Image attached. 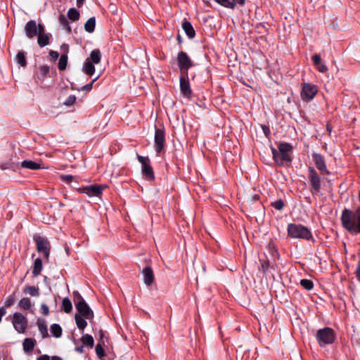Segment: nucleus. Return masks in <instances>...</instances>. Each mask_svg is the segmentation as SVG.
I'll list each match as a JSON object with an SVG mask.
<instances>
[{"mask_svg":"<svg viewBox=\"0 0 360 360\" xmlns=\"http://www.w3.org/2000/svg\"><path fill=\"white\" fill-rule=\"evenodd\" d=\"M341 222L342 226L350 233H360V207L354 212L345 209L342 212Z\"/></svg>","mask_w":360,"mask_h":360,"instance_id":"nucleus-1","label":"nucleus"},{"mask_svg":"<svg viewBox=\"0 0 360 360\" xmlns=\"http://www.w3.org/2000/svg\"><path fill=\"white\" fill-rule=\"evenodd\" d=\"M78 314L75 315V320L77 328L82 330L87 326L86 320L94 319V314L86 302L77 303L75 307Z\"/></svg>","mask_w":360,"mask_h":360,"instance_id":"nucleus-2","label":"nucleus"},{"mask_svg":"<svg viewBox=\"0 0 360 360\" xmlns=\"http://www.w3.org/2000/svg\"><path fill=\"white\" fill-rule=\"evenodd\" d=\"M271 150L273 158L278 165L282 166L285 163H290L292 162L290 153L292 150V147L290 143H280L278 150L273 147H271Z\"/></svg>","mask_w":360,"mask_h":360,"instance_id":"nucleus-3","label":"nucleus"},{"mask_svg":"<svg viewBox=\"0 0 360 360\" xmlns=\"http://www.w3.org/2000/svg\"><path fill=\"white\" fill-rule=\"evenodd\" d=\"M288 233L292 238L313 240V236L309 229L301 224H290L288 226Z\"/></svg>","mask_w":360,"mask_h":360,"instance_id":"nucleus-4","label":"nucleus"},{"mask_svg":"<svg viewBox=\"0 0 360 360\" xmlns=\"http://www.w3.org/2000/svg\"><path fill=\"white\" fill-rule=\"evenodd\" d=\"M316 340L320 347L333 344L335 339V331L328 327L318 330L316 333Z\"/></svg>","mask_w":360,"mask_h":360,"instance_id":"nucleus-5","label":"nucleus"},{"mask_svg":"<svg viewBox=\"0 0 360 360\" xmlns=\"http://www.w3.org/2000/svg\"><path fill=\"white\" fill-rule=\"evenodd\" d=\"M11 322L14 329L18 333H25L28 324V320L25 316L20 312H15L11 317Z\"/></svg>","mask_w":360,"mask_h":360,"instance_id":"nucleus-6","label":"nucleus"},{"mask_svg":"<svg viewBox=\"0 0 360 360\" xmlns=\"http://www.w3.org/2000/svg\"><path fill=\"white\" fill-rule=\"evenodd\" d=\"M308 179L310 182V190L312 194L318 193L321 188V181L319 175L316 170L310 167H309Z\"/></svg>","mask_w":360,"mask_h":360,"instance_id":"nucleus-7","label":"nucleus"},{"mask_svg":"<svg viewBox=\"0 0 360 360\" xmlns=\"http://www.w3.org/2000/svg\"><path fill=\"white\" fill-rule=\"evenodd\" d=\"M137 159L141 164V172L145 179L149 181L154 180L155 175L153 167L150 165V159L148 157H143L140 155H137Z\"/></svg>","mask_w":360,"mask_h":360,"instance_id":"nucleus-8","label":"nucleus"},{"mask_svg":"<svg viewBox=\"0 0 360 360\" xmlns=\"http://www.w3.org/2000/svg\"><path fill=\"white\" fill-rule=\"evenodd\" d=\"M318 89L316 85L304 83L301 91V98L303 101L309 102L316 95Z\"/></svg>","mask_w":360,"mask_h":360,"instance_id":"nucleus-9","label":"nucleus"},{"mask_svg":"<svg viewBox=\"0 0 360 360\" xmlns=\"http://www.w3.org/2000/svg\"><path fill=\"white\" fill-rule=\"evenodd\" d=\"M34 240L36 243L37 251L42 252L48 259L51 250V245L49 240L40 236H34Z\"/></svg>","mask_w":360,"mask_h":360,"instance_id":"nucleus-10","label":"nucleus"},{"mask_svg":"<svg viewBox=\"0 0 360 360\" xmlns=\"http://www.w3.org/2000/svg\"><path fill=\"white\" fill-rule=\"evenodd\" d=\"M103 186L98 184L91 185L78 188L79 193H85L89 197H98L102 194Z\"/></svg>","mask_w":360,"mask_h":360,"instance_id":"nucleus-11","label":"nucleus"},{"mask_svg":"<svg viewBox=\"0 0 360 360\" xmlns=\"http://www.w3.org/2000/svg\"><path fill=\"white\" fill-rule=\"evenodd\" d=\"M178 65L181 71L188 70L193 66V63L186 52L181 51L177 56Z\"/></svg>","mask_w":360,"mask_h":360,"instance_id":"nucleus-12","label":"nucleus"},{"mask_svg":"<svg viewBox=\"0 0 360 360\" xmlns=\"http://www.w3.org/2000/svg\"><path fill=\"white\" fill-rule=\"evenodd\" d=\"M165 131L162 129L155 128V149L160 153L165 146Z\"/></svg>","mask_w":360,"mask_h":360,"instance_id":"nucleus-13","label":"nucleus"},{"mask_svg":"<svg viewBox=\"0 0 360 360\" xmlns=\"http://www.w3.org/2000/svg\"><path fill=\"white\" fill-rule=\"evenodd\" d=\"M180 81V90L183 96L186 98H190L192 94L190 83L188 79V73L185 75H181L179 78Z\"/></svg>","mask_w":360,"mask_h":360,"instance_id":"nucleus-14","label":"nucleus"},{"mask_svg":"<svg viewBox=\"0 0 360 360\" xmlns=\"http://www.w3.org/2000/svg\"><path fill=\"white\" fill-rule=\"evenodd\" d=\"M24 31L26 36L29 39H33L36 36H37V24L34 20H31L28 21L25 27Z\"/></svg>","mask_w":360,"mask_h":360,"instance_id":"nucleus-15","label":"nucleus"},{"mask_svg":"<svg viewBox=\"0 0 360 360\" xmlns=\"http://www.w3.org/2000/svg\"><path fill=\"white\" fill-rule=\"evenodd\" d=\"M312 158L316 165V167L322 172H326L327 174L329 172L327 170V167L325 162V158L321 154L314 153L312 154Z\"/></svg>","mask_w":360,"mask_h":360,"instance_id":"nucleus-16","label":"nucleus"},{"mask_svg":"<svg viewBox=\"0 0 360 360\" xmlns=\"http://www.w3.org/2000/svg\"><path fill=\"white\" fill-rule=\"evenodd\" d=\"M143 277V282L146 286H150L155 281V276L152 268L146 266L141 271Z\"/></svg>","mask_w":360,"mask_h":360,"instance_id":"nucleus-17","label":"nucleus"},{"mask_svg":"<svg viewBox=\"0 0 360 360\" xmlns=\"http://www.w3.org/2000/svg\"><path fill=\"white\" fill-rule=\"evenodd\" d=\"M20 166L22 168L31 170H37L42 168L41 162H37L32 160H24L20 163Z\"/></svg>","mask_w":360,"mask_h":360,"instance_id":"nucleus-18","label":"nucleus"},{"mask_svg":"<svg viewBox=\"0 0 360 360\" xmlns=\"http://www.w3.org/2000/svg\"><path fill=\"white\" fill-rule=\"evenodd\" d=\"M182 29L189 39L195 37V32L190 22L184 20L182 23Z\"/></svg>","mask_w":360,"mask_h":360,"instance_id":"nucleus-19","label":"nucleus"},{"mask_svg":"<svg viewBox=\"0 0 360 360\" xmlns=\"http://www.w3.org/2000/svg\"><path fill=\"white\" fill-rule=\"evenodd\" d=\"M37 43L40 47H44L49 44L51 34L48 33H41L37 35Z\"/></svg>","mask_w":360,"mask_h":360,"instance_id":"nucleus-20","label":"nucleus"},{"mask_svg":"<svg viewBox=\"0 0 360 360\" xmlns=\"http://www.w3.org/2000/svg\"><path fill=\"white\" fill-rule=\"evenodd\" d=\"M37 324L38 326L39 331L40 332V333L41 335V337L43 338H46L49 337V333H48V330H47V326H46V321L43 319H38Z\"/></svg>","mask_w":360,"mask_h":360,"instance_id":"nucleus-21","label":"nucleus"},{"mask_svg":"<svg viewBox=\"0 0 360 360\" xmlns=\"http://www.w3.org/2000/svg\"><path fill=\"white\" fill-rule=\"evenodd\" d=\"M101 59V54L99 49H94L91 53L90 56L86 58V60H90L94 64H98L100 63Z\"/></svg>","mask_w":360,"mask_h":360,"instance_id":"nucleus-22","label":"nucleus"},{"mask_svg":"<svg viewBox=\"0 0 360 360\" xmlns=\"http://www.w3.org/2000/svg\"><path fill=\"white\" fill-rule=\"evenodd\" d=\"M82 70L85 74L88 75H93L95 72L94 64L92 63L90 60L86 59L83 65Z\"/></svg>","mask_w":360,"mask_h":360,"instance_id":"nucleus-23","label":"nucleus"},{"mask_svg":"<svg viewBox=\"0 0 360 360\" xmlns=\"http://www.w3.org/2000/svg\"><path fill=\"white\" fill-rule=\"evenodd\" d=\"M42 270V261L40 258H37L34 260L32 274L34 277L38 276Z\"/></svg>","mask_w":360,"mask_h":360,"instance_id":"nucleus-24","label":"nucleus"},{"mask_svg":"<svg viewBox=\"0 0 360 360\" xmlns=\"http://www.w3.org/2000/svg\"><path fill=\"white\" fill-rule=\"evenodd\" d=\"M35 345V340L32 338H25L23 341L22 346L25 352H30L33 350Z\"/></svg>","mask_w":360,"mask_h":360,"instance_id":"nucleus-25","label":"nucleus"},{"mask_svg":"<svg viewBox=\"0 0 360 360\" xmlns=\"http://www.w3.org/2000/svg\"><path fill=\"white\" fill-rule=\"evenodd\" d=\"M49 70H50V69L48 65H41L39 68L38 78L40 80L44 81L49 76Z\"/></svg>","mask_w":360,"mask_h":360,"instance_id":"nucleus-26","label":"nucleus"},{"mask_svg":"<svg viewBox=\"0 0 360 360\" xmlns=\"http://www.w3.org/2000/svg\"><path fill=\"white\" fill-rule=\"evenodd\" d=\"M18 165H19V162H13L12 160H10L9 161H8L6 162H2L0 165V168L3 170H5V169L15 170L18 167Z\"/></svg>","mask_w":360,"mask_h":360,"instance_id":"nucleus-27","label":"nucleus"},{"mask_svg":"<svg viewBox=\"0 0 360 360\" xmlns=\"http://www.w3.org/2000/svg\"><path fill=\"white\" fill-rule=\"evenodd\" d=\"M96 18L94 17L90 18L84 24V29L89 33H92L95 30Z\"/></svg>","mask_w":360,"mask_h":360,"instance_id":"nucleus-28","label":"nucleus"},{"mask_svg":"<svg viewBox=\"0 0 360 360\" xmlns=\"http://www.w3.org/2000/svg\"><path fill=\"white\" fill-rule=\"evenodd\" d=\"M18 306L20 309L24 310H30L32 307L31 300L28 297L22 298L18 303Z\"/></svg>","mask_w":360,"mask_h":360,"instance_id":"nucleus-29","label":"nucleus"},{"mask_svg":"<svg viewBox=\"0 0 360 360\" xmlns=\"http://www.w3.org/2000/svg\"><path fill=\"white\" fill-rule=\"evenodd\" d=\"M81 341L84 345L89 346L91 348H92L94 345V338L91 335L89 334L83 335L81 338Z\"/></svg>","mask_w":360,"mask_h":360,"instance_id":"nucleus-30","label":"nucleus"},{"mask_svg":"<svg viewBox=\"0 0 360 360\" xmlns=\"http://www.w3.org/2000/svg\"><path fill=\"white\" fill-rule=\"evenodd\" d=\"M23 292L26 294H29L32 297H37L39 295V288L35 286H26L23 290Z\"/></svg>","mask_w":360,"mask_h":360,"instance_id":"nucleus-31","label":"nucleus"},{"mask_svg":"<svg viewBox=\"0 0 360 360\" xmlns=\"http://www.w3.org/2000/svg\"><path fill=\"white\" fill-rule=\"evenodd\" d=\"M62 308L63 311L67 314H69L72 311V305L70 300L68 297H65L63 300Z\"/></svg>","mask_w":360,"mask_h":360,"instance_id":"nucleus-32","label":"nucleus"},{"mask_svg":"<svg viewBox=\"0 0 360 360\" xmlns=\"http://www.w3.org/2000/svg\"><path fill=\"white\" fill-rule=\"evenodd\" d=\"M68 64V55L62 54L59 58L58 67L60 70H65Z\"/></svg>","mask_w":360,"mask_h":360,"instance_id":"nucleus-33","label":"nucleus"},{"mask_svg":"<svg viewBox=\"0 0 360 360\" xmlns=\"http://www.w3.org/2000/svg\"><path fill=\"white\" fill-rule=\"evenodd\" d=\"M51 332L53 335L56 338H60L62 335V328L60 325L57 323L52 324L51 326Z\"/></svg>","mask_w":360,"mask_h":360,"instance_id":"nucleus-34","label":"nucleus"},{"mask_svg":"<svg viewBox=\"0 0 360 360\" xmlns=\"http://www.w3.org/2000/svg\"><path fill=\"white\" fill-rule=\"evenodd\" d=\"M68 17L72 21L78 20L79 18V13L74 8L69 9L68 12Z\"/></svg>","mask_w":360,"mask_h":360,"instance_id":"nucleus-35","label":"nucleus"},{"mask_svg":"<svg viewBox=\"0 0 360 360\" xmlns=\"http://www.w3.org/2000/svg\"><path fill=\"white\" fill-rule=\"evenodd\" d=\"M16 61L21 66L25 67L27 65V60L25 56V53L22 51H20L18 53L15 57Z\"/></svg>","mask_w":360,"mask_h":360,"instance_id":"nucleus-36","label":"nucleus"},{"mask_svg":"<svg viewBox=\"0 0 360 360\" xmlns=\"http://www.w3.org/2000/svg\"><path fill=\"white\" fill-rule=\"evenodd\" d=\"M217 3L221 6L230 8H233L236 6L235 0H215Z\"/></svg>","mask_w":360,"mask_h":360,"instance_id":"nucleus-37","label":"nucleus"},{"mask_svg":"<svg viewBox=\"0 0 360 360\" xmlns=\"http://www.w3.org/2000/svg\"><path fill=\"white\" fill-rule=\"evenodd\" d=\"M300 285L307 290H311L314 288L313 281L309 279H302L300 281Z\"/></svg>","mask_w":360,"mask_h":360,"instance_id":"nucleus-38","label":"nucleus"},{"mask_svg":"<svg viewBox=\"0 0 360 360\" xmlns=\"http://www.w3.org/2000/svg\"><path fill=\"white\" fill-rule=\"evenodd\" d=\"M73 295V302L75 303V305L76 306L77 303H82L86 302V301L84 300L82 296L80 295V293L78 291H74L72 293Z\"/></svg>","mask_w":360,"mask_h":360,"instance_id":"nucleus-39","label":"nucleus"},{"mask_svg":"<svg viewBox=\"0 0 360 360\" xmlns=\"http://www.w3.org/2000/svg\"><path fill=\"white\" fill-rule=\"evenodd\" d=\"M59 22L60 23L65 27V29L67 30V31L68 32H70L71 31V27L69 25V23H68V21L67 20V18L63 15H60L59 16Z\"/></svg>","mask_w":360,"mask_h":360,"instance_id":"nucleus-40","label":"nucleus"},{"mask_svg":"<svg viewBox=\"0 0 360 360\" xmlns=\"http://www.w3.org/2000/svg\"><path fill=\"white\" fill-rule=\"evenodd\" d=\"M271 205L277 210H281L284 207V202L281 199H278L272 202Z\"/></svg>","mask_w":360,"mask_h":360,"instance_id":"nucleus-41","label":"nucleus"},{"mask_svg":"<svg viewBox=\"0 0 360 360\" xmlns=\"http://www.w3.org/2000/svg\"><path fill=\"white\" fill-rule=\"evenodd\" d=\"M96 353L99 359H102L105 356V352L101 343H98L95 348Z\"/></svg>","mask_w":360,"mask_h":360,"instance_id":"nucleus-42","label":"nucleus"},{"mask_svg":"<svg viewBox=\"0 0 360 360\" xmlns=\"http://www.w3.org/2000/svg\"><path fill=\"white\" fill-rule=\"evenodd\" d=\"M15 301V298L14 295H9L6 298V301L4 302V308L10 307L11 306H12L14 304Z\"/></svg>","mask_w":360,"mask_h":360,"instance_id":"nucleus-43","label":"nucleus"},{"mask_svg":"<svg viewBox=\"0 0 360 360\" xmlns=\"http://www.w3.org/2000/svg\"><path fill=\"white\" fill-rule=\"evenodd\" d=\"M99 75L97 76L95 79H94L91 82H90L89 84H87L86 85H84L82 86V87H80L78 90L79 91H90L92 89V86H93V84L94 82L98 78Z\"/></svg>","mask_w":360,"mask_h":360,"instance_id":"nucleus-44","label":"nucleus"},{"mask_svg":"<svg viewBox=\"0 0 360 360\" xmlns=\"http://www.w3.org/2000/svg\"><path fill=\"white\" fill-rule=\"evenodd\" d=\"M73 178L74 176L72 175H70V174H61L60 175V179L68 183V184H70L72 180H73Z\"/></svg>","mask_w":360,"mask_h":360,"instance_id":"nucleus-45","label":"nucleus"},{"mask_svg":"<svg viewBox=\"0 0 360 360\" xmlns=\"http://www.w3.org/2000/svg\"><path fill=\"white\" fill-rule=\"evenodd\" d=\"M76 101V97L74 95H70L64 102V105L67 106H70L75 103Z\"/></svg>","mask_w":360,"mask_h":360,"instance_id":"nucleus-46","label":"nucleus"},{"mask_svg":"<svg viewBox=\"0 0 360 360\" xmlns=\"http://www.w3.org/2000/svg\"><path fill=\"white\" fill-rule=\"evenodd\" d=\"M41 312L44 316H48L49 314V307L46 304H41Z\"/></svg>","mask_w":360,"mask_h":360,"instance_id":"nucleus-47","label":"nucleus"},{"mask_svg":"<svg viewBox=\"0 0 360 360\" xmlns=\"http://www.w3.org/2000/svg\"><path fill=\"white\" fill-rule=\"evenodd\" d=\"M269 264L268 262L262 261L261 266L259 267V271H262L264 274L266 273L269 268Z\"/></svg>","mask_w":360,"mask_h":360,"instance_id":"nucleus-48","label":"nucleus"},{"mask_svg":"<svg viewBox=\"0 0 360 360\" xmlns=\"http://www.w3.org/2000/svg\"><path fill=\"white\" fill-rule=\"evenodd\" d=\"M316 69L318 70V71H319L320 72H326L328 71V68L326 67V65L323 63H320L318 65H316Z\"/></svg>","mask_w":360,"mask_h":360,"instance_id":"nucleus-49","label":"nucleus"},{"mask_svg":"<svg viewBox=\"0 0 360 360\" xmlns=\"http://www.w3.org/2000/svg\"><path fill=\"white\" fill-rule=\"evenodd\" d=\"M312 60L314 64V65H318L319 64L321 63V58L320 55L315 54L312 56Z\"/></svg>","mask_w":360,"mask_h":360,"instance_id":"nucleus-50","label":"nucleus"},{"mask_svg":"<svg viewBox=\"0 0 360 360\" xmlns=\"http://www.w3.org/2000/svg\"><path fill=\"white\" fill-rule=\"evenodd\" d=\"M49 55L51 57L52 60H56L58 58V53L57 51L51 50L49 51Z\"/></svg>","mask_w":360,"mask_h":360,"instance_id":"nucleus-51","label":"nucleus"},{"mask_svg":"<svg viewBox=\"0 0 360 360\" xmlns=\"http://www.w3.org/2000/svg\"><path fill=\"white\" fill-rule=\"evenodd\" d=\"M41 33H46L44 26L41 24L37 25V35Z\"/></svg>","mask_w":360,"mask_h":360,"instance_id":"nucleus-52","label":"nucleus"},{"mask_svg":"<svg viewBox=\"0 0 360 360\" xmlns=\"http://www.w3.org/2000/svg\"><path fill=\"white\" fill-rule=\"evenodd\" d=\"M262 130H263L264 134H265V136L266 137L269 136V135L270 134V129H269V128L267 126H266V125H262Z\"/></svg>","mask_w":360,"mask_h":360,"instance_id":"nucleus-53","label":"nucleus"},{"mask_svg":"<svg viewBox=\"0 0 360 360\" xmlns=\"http://www.w3.org/2000/svg\"><path fill=\"white\" fill-rule=\"evenodd\" d=\"M355 274H356V276L358 281H360V261H359V262H358V266L356 269Z\"/></svg>","mask_w":360,"mask_h":360,"instance_id":"nucleus-54","label":"nucleus"},{"mask_svg":"<svg viewBox=\"0 0 360 360\" xmlns=\"http://www.w3.org/2000/svg\"><path fill=\"white\" fill-rule=\"evenodd\" d=\"M6 311L4 307L0 308V322L1 321L2 317L6 314Z\"/></svg>","mask_w":360,"mask_h":360,"instance_id":"nucleus-55","label":"nucleus"},{"mask_svg":"<svg viewBox=\"0 0 360 360\" xmlns=\"http://www.w3.org/2000/svg\"><path fill=\"white\" fill-rule=\"evenodd\" d=\"M37 360H50L49 356L46 354L39 356Z\"/></svg>","mask_w":360,"mask_h":360,"instance_id":"nucleus-56","label":"nucleus"},{"mask_svg":"<svg viewBox=\"0 0 360 360\" xmlns=\"http://www.w3.org/2000/svg\"><path fill=\"white\" fill-rule=\"evenodd\" d=\"M83 349H84L83 346H79V347H77L75 348V351L79 354H82V353H83V351H84Z\"/></svg>","mask_w":360,"mask_h":360,"instance_id":"nucleus-57","label":"nucleus"},{"mask_svg":"<svg viewBox=\"0 0 360 360\" xmlns=\"http://www.w3.org/2000/svg\"><path fill=\"white\" fill-rule=\"evenodd\" d=\"M236 1V4L238 3V4L243 6L245 4V0H235Z\"/></svg>","mask_w":360,"mask_h":360,"instance_id":"nucleus-58","label":"nucleus"},{"mask_svg":"<svg viewBox=\"0 0 360 360\" xmlns=\"http://www.w3.org/2000/svg\"><path fill=\"white\" fill-rule=\"evenodd\" d=\"M51 360H62V359L60 357H59L58 356H52Z\"/></svg>","mask_w":360,"mask_h":360,"instance_id":"nucleus-59","label":"nucleus"},{"mask_svg":"<svg viewBox=\"0 0 360 360\" xmlns=\"http://www.w3.org/2000/svg\"><path fill=\"white\" fill-rule=\"evenodd\" d=\"M84 2V0H77V3L78 6H81Z\"/></svg>","mask_w":360,"mask_h":360,"instance_id":"nucleus-60","label":"nucleus"},{"mask_svg":"<svg viewBox=\"0 0 360 360\" xmlns=\"http://www.w3.org/2000/svg\"><path fill=\"white\" fill-rule=\"evenodd\" d=\"M177 39H178L179 41H181V37H180L179 35L177 37Z\"/></svg>","mask_w":360,"mask_h":360,"instance_id":"nucleus-61","label":"nucleus"}]
</instances>
